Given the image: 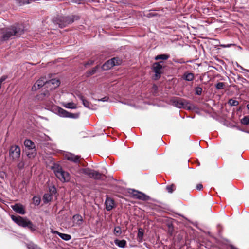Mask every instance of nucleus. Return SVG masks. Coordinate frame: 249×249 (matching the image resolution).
I'll return each instance as SVG.
<instances>
[{
    "label": "nucleus",
    "mask_w": 249,
    "mask_h": 249,
    "mask_svg": "<svg viewBox=\"0 0 249 249\" xmlns=\"http://www.w3.org/2000/svg\"><path fill=\"white\" fill-rule=\"evenodd\" d=\"M11 218L18 225L23 227H28L32 231L36 230V227L32 222L26 217H22L20 216H16L11 215Z\"/></svg>",
    "instance_id": "nucleus-1"
},
{
    "label": "nucleus",
    "mask_w": 249,
    "mask_h": 249,
    "mask_svg": "<svg viewBox=\"0 0 249 249\" xmlns=\"http://www.w3.org/2000/svg\"><path fill=\"white\" fill-rule=\"evenodd\" d=\"M128 192L135 198L143 200H147L149 198V196L145 194L133 189H129Z\"/></svg>",
    "instance_id": "nucleus-2"
},
{
    "label": "nucleus",
    "mask_w": 249,
    "mask_h": 249,
    "mask_svg": "<svg viewBox=\"0 0 249 249\" xmlns=\"http://www.w3.org/2000/svg\"><path fill=\"white\" fill-rule=\"evenodd\" d=\"M23 31L17 28H13L7 30L3 34V38L6 40L13 36H18L22 34Z\"/></svg>",
    "instance_id": "nucleus-3"
},
{
    "label": "nucleus",
    "mask_w": 249,
    "mask_h": 249,
    "mask_svg": "<svg viewBox=\"0 0 249 249\" xmlns=\"http://www.w3.org/2000/svg\"><path fill=\"white\" fill-rule=\"evenodd\" d=\"M9 155L13 160L18 159L20 156V149L18 145H13L10 147Z\"/></svg>",
    "instance_id": "nucleus-4"
},
{
    "label": "nucleus",
    "mask_w": 249,
    "mask_h": 249,
    "mask_svg": "<svg viewBox=\"0 0 249 249\" xmlns=\"http://www.w3.org/2000/svg\"><path fill=\"white\" fill-rule=\"evenodd\" d=\"M162 62L155 63L153 64L152 68L154 71L155 73V79H158L160 77V74L162 72V65L160 64Z\"/></svg>",
    "instance_id": "nucleus-5"
},
{
    "label": "nucleus",
    "mask_w": 249,
    "mask_h": 249,
    "mask_svg": "<svg viewBox=\"0 0 249 249\" xmlns=\"http://www.w3.org/2000/svg\"><path fill=\"white\" fill-rule=\"evenodd\" d=\"M56 177L62 182L68 181L70 179L69 172H55Z\"/></svg>",
    "instance_id": "nucleus-6"
},
{
    "label": "nucleus",
    "mask_w": 249,
    "mask_h": 249,
    "mask_svg": "<svg viewBox=\"0 0 249 249\" xmlns=\"http://www.w3.org/2000/svg\"><path fill=\"white\" fill-rule=\"evenodd\" d=\"M60 84V81L58 79H52L47 82V87L51 89H53L57 88Z\"/></svg>",
    "instance_id": "nucleus-7"
},
{
    "label": "nucleus",
    "mask_w": 249,
    "mask_h": 249,
    "mask_svg": "<svg viewBox=\"0 0 249 249\" xmlns=\"http://www.w3.org/2000/svg\"><path fill=\"white\" fill-rule=\"evenodd\" d=\"M58 113V114L63 117H68V118H76L78 117L77 115H75L74 114H72L71 113L68 112L66 110L63 109V108L58 107L57 108Z\"/></svg>",
    "instance_id": "nucleus-8"
},
{
    "label": "nucleus",
    "mask_w": 249,
    "mask_h": 249,
    "mask_svg": "<svg viewBox=\"0 0 249 249\" xmlns=\"http://www.w3.org/2000/svg\"><path fill=\"white\" fill-rule=\"evenodd\" d=\"M46 83V78L45 77H41L34 84L32 89L33 90H36L44 86Z\"/></svg>",
    "instance_id": "nucleus-9"
},
{
    "label": "nucleus",
    "mask_w": 249,
    "mask_h": 249,
    "mask_svg": "<svg viewBox=\"0 0 249 249\" xmlns=\"http://www.w3.org/2000/svg\"><path fill=\"white\" fill-rule=\"evenodd\" d=\"M12 209L16 213L20 214H24L25 213V208L21 204L17 203L11 206Z\"/></svg>",
    "instance_id": "nucleus-10"
},
{
    "label": "nucleus",
    "mask_w": 249,
    "mask_h": 249,
    "mask_svg": "<svg viewBox=\"0 0 249 249\" xmlns=\"http://www.w3.org/2000/svg\"><path fill=\"white\" fill-rule=\"evenodd\" d=\"M87 175L93 179H103L104 176L100 172H85Z\"/></svg>",
    "instance_id": "nucleus-11"
},
{
    "label": "nucleus",
    "mask_w": 249,
    "mask_h": 249,
    "mask_svg": "<svg viewBox=\"0 0 249 249\" xmlns=\"http://www.w3.org/2000/svg\"><path fill=\"white\" fill-rule=\"evenodd\" d=\"M25 152L26 156L29 159H34L36 155V148L27 149L25 150Z\"/></svg>",
    "instance_id": "nucleus-12"
},
{
    "label": "nucleus",
    "mask_w": 249,
    "mask_h": 249,
    "mask_svg": "<svg viewBox=\"0 0 249 249\" xmlns=\"http://www.w3.org/2000/svg\"><path fill=\"white\" fill-rule=\"evenodd\" d=\"M105 204L107 210L110 211L114 207V200L110 197H107L105 201Z\"/></svg>",
    "instance_id": "nucleus-13"
},
{
    "label": "nucleus",
    "mask_w": 249,
    "mask_h": 249,
    "mask_svg": "<svg viewBox=\"0 0 249 249\" xmlns=\"http://www.w3.org/2000/svg\"><path fill=\"white\" fill-rule=\"evenodd\" d=\"M48 169L53 170V171H61L62 168L59 164L52 162L51 164L48 166Z\"/></svg>",
    "instance_id": "nucleus-14"
},
{
    "label": "nucleus",
    "mask_w": 249,
    "mask_h": 249,
    "mask_svg": "<svg viewBox=\"0 0 249 249\" xmlns=\"http://www.w3.org/2000/svg\"><path fill=\"white\" fill-rule=\"evenodd\" d=\"M25 146V150H27V149H31V148H35V145L34 143L31 141L30 140L26 139L25 140L24 142Z\"/></svg>",
    "instance_id": "nucleus-15"
},
{
    "label": "nucleus",
    "mask_w": 249,
    "mask_h": 249,
    "mask_svg": "<svg viewBox=\"0 0 249 249\" xmlns=\"http://www.w3.org/2000/svg\"><path fill=\"white\" fill-rule=\"evenodd\" d=\"M113 60L110 59L107 61L102 66V68L104 70H107L112 68L114 66V62H112Z\"/></svg>",
    "instance_id": "nucleus-16"
},
{
    "label": "nucleus",
    "mask_w": 249,
    "mask_h": 249,
    "mask_svg": "<svg viewBox=\"0 0 249 249\" xmlns=\"http://www.w3.org/2000/svg\"><path fill=\"white\" fill-rule=\"evenodd\" d=\"M183 78L186 81H191L194 79V75L191 72H185L183 75Z\"/></svg>",
    "instance_id": "nucleus-17"
},
{
    "label": "nucleus",
    "mask_w": 249,
    "mask_h": 249,
    "mask_svg": "<svg viewBox=\"0 0 249 249\" xmlns=\"http://www.w3.org/2000/svg\"><path fill=\"white\" fill-rule=\"evenodd\" d=\"M54 233L57 234L60 237L64 240L68 241L71 239V236L69 234L61 233L57 231H54Z\"/></svg>",
    "instance_id": "nucleus-18"
},
{
    "label": "nucleus",
    "mask_w": 249,
    "mask_h": 249,
    "mask_svg": "<svg viewBox=\"0 0 249 249\" xmlns=\"http://www.w3.org/2000/svg\"><path fill=\"white\" fill-rule=\"evenodd\" d=\"M115 244L120 248H124L126 244V242L125 240H118L116 239L114 240Z\"/></svg>",
    "instance_id": "nucleus-19"
},
{
    "label": "nucleus",
    "mask_w": 249,
    "mask_h": 249,
    "mask_svg": "<svg viewBox=\"0 0 249 249\" xmlns=\"http://www.w3.org/2000/svg\"><path fill=\"white\" fill-rule=\"evenodd\" d=\"M27 165L28 164L27 163L26 160H22L18 163L17 167L19 170H22L24 169V167L27 166Z\"/></svg>",
    "instance_id": "nucleus-20"
},
{
    "label": "nucleus",
    "mask_w": 249,
    "mask_h": 249,
    "mask_svg": "<svg viewBox=\"0 0 249 249\" xmlns=\"http://www.w3.org/2000/svg\"><path fill=\"white\" fill-rule=\"evenodd\" d=\"M63 105L67 108L75 109L77 107L76 105L73 102L63 103Z\"/></svg>",
    "instance_id": "nucleus-21"
},
{
    "label": "nucleus",
    "mask_w": 249,
    "mask_h": 249,
    "mask_svg": "<svg viewBox=\"0 0 249 249\" xmlns=\"http://www.w3.org/2000/svg\"><path fill=\"white\" fill-rule=\"evenodd\" d=\"M169 58V56L166 54L159 55L155 57V59L158 60L159 59L166 60Z\"/></svg>",
    "instance_id": "nucleus-22"
},
{
    "label": "nucleus",
    "mask_w": 249,
    "mask_h": 249,
    "mask_svg": "<svg viewBox=\"0 0 249 249\" xmlns=\"http://www.w3.org/2000/svg\"><path fill=\"white\" fill-rule=\"evenodd\" d=\"M114 233L116 236H119L122 233V230L120 227H116L114 230Z\"/></svg>",
    "instance_id": "nucleus-23"
},
{
    "label": "nucleus",
    "mask_w": 249,
    "mask_h": 249,
    "mask_svg": "<svg viewBox=\"0 0 249 249\" xmlns=\"http://www.w3.org/2000/svg\"><path fill=\"white\" fill-rule=\"evenodd\" d=\"M143 236V231L142 228H140L138 230V238L140 241H141L142 239Z\"/></svg>",
    "instance_id": "nucleus-24"
},
{
    "label": "nucleus",
    "mask_w": 249,
    "mask_h": 249,
    "mask_svg": "<svg viewBox=\"0 0 249 249\" xmlns=\"http://www.w3.org/2000/svg\"><path fill=\"white\" fill-rule=\"evenodd\" d=\"M67 159L68 160L76 162L78 160V157L74 155H70L68 156Z\"/></svg>",
    "instance_id": "nucleus-25"
},
{
    "label": "nucleus",
    "mask_w": 249,
    "mask_h": 249,
    "mask_svg": "<svg viewBox=\"0 0 249 249\" xmlns=\"http://www.w3.org/2000/svg\"><path fill=\"white\" fill-rule=\"evenodd\" d=\"M187 103L186 101H178L177 102V104L176 106L177 107L179 108L183 107H184V106L186 105Z\"/></svg>",
    "instance_id": "nucleus-26"
},
{
    "label": "nucleus",
    "mask_w": 249,
    "mask_h": 249,
    "mask_svg": "<svg viewBox=\"0 0 249 249\" xmlns=\"http://www.w3.org/2000/svg\"><path fill=\"white\" fill-rule=\"evenodd\" d=\"M81 99L82 101L83 105L85 107L89 108H90V103L88 101L84 99L83 97H81Z\"/></svg>",
    "instance_id": "nucleus-27"
},
{
    "label": "nucleus",
    "mask_w": 249,
    "mask_h": 249,
    "mask_svg": "<svg viewBox=\"0 0 249 249\" xmlns=\"http://www.w3.org/2000/svg\"><path fill=\"white\" fill-rule=\"evenodd\" d=\"M51 195L49 194H46L44 195L43 199L45 202H48L51 200Z\"/></svg>",
    "instance_id": "nucleus-28"
},
{
    "label": "nucleus",
    "mask_w": 249,
    "mask_h": 249,
    "mask_svg": "<svg viewBox=\"0 0 249 249\" xmlns=\"http://www.w3.org/2000/svg\"><path fill=\"white\" fill-rule=\"evenodd\" d=\"M111 60H113L112 62H114V66L119 65L121 64L122 61L120 59L118 58H113L110 59Z\"/></svg>",
    "instance_id": "nucleus-29"
},
{
    "label": "nucleus",
    "mask_w": 249,
    "mask_h": 249,
    "mask_svg": "<svg viewBox=\"0 0 249 249\" xmlns=\"http://www.w3.org/2000/svg\"><path fill=\"white\" fill-rule=\"evenodd\" d=\"M73 218L74 220L77 221V222H80L79 223H81L83 220L82 216L78 214L74 215Z\"/></svg>",
    "instance_id": "nucleus-30"
},
{
    "label": "nucleus",
    "mask_w": 249,
    "mask_h": 249,
    "mask_svg": "<svg viewBox=\"0 0 249 249\" xmlns=\"http://www.w3.org/2000/svg\"><path fill=\"white\" fill-rule=\"evenodd\" d=\"M175 186L174 185H169L166 187V189L169 193H172L175 189Z\"/></svg>",
    "instance_id": "nucleus-31"
},
{
    "label": "nucleus",
    "mask_w": 249,
    "mask_h": 249,
    "mask_svg": "<svg viewBox=\"0 0 249 249\" xmlns=\"http://www.w3.org/2000/svg\"><path fill=\"white\" fill-rule=\"evenodd\" d=\"M229 104L231 106H237L238 105V102L235 100L230 99L229 101Z\"/></svg>",
    "instance_id": "nucleus-32"
},
{
    "label": "nucleus",
    "mask_w": 249,
    "mask_h": 249,
    "mask_svg": "<svg viewBox=\"0 0 249 249\" xmlns=\"http://www.w3.org/2000/svg\"><path fill=\"white\" fill-rule=\"evenodd\" d=\"M49 192L51 195L54 194L56 193V190L54 186H51L49 188Z\"/></svg>",
    "instance_id": "nucleus-33"
},
{
    "label": "nucleus",
    "mask_w": 249,
    "mask_h": 249,
    "mask_svg": "<svg viewBox=\"0 0 249 249\" xmlns=\"http://www.w3.org/2000/svg\"><path fill=\"white\" fill-rule=\"evenodd\" d=\"M241 123L244 124H248L249 123V119L247 117H245L241 120Z\"/></svg>",
    "instance_id": "nucleus-34"
},
{
    "label": "nucleus",
    "mask_w": 249,
    "mask_h": 249,
    "mask_svg": "<svg viewBox=\"0 0 249 249\" xmlns=\"http://www.w3.org/2000/svg\"><path fill=\"white\" fill-rule=\"evenodd\" d=\"M33 202H34V203L36 205H38L39 204V203L40 202V200L38 197H33Z\"/></svg>",
    "instance_id": "nucleus-35"
},
{
    "label": "nucleus",
    "mask_w": 249,
    "mask_h": 249,
    "mask_svg": "<svg viewBox=\"0 0 249 249\" xmlns=\"http://www.w3.org/2000/svg\"><path fill=\"white\" fill-rule=\"evenodd\" d=\"M28 248L29 249H41L34 244H29L28 246Z\"/></svg>",
    "instance_id": "nucleus-36"
},
{
    "label": "nucleus",
    "mask_w": 249,
    "mask_h": 249,
    "mask_svg": "<svg viewBox=\"0 0 249 249\" xmlns=\"http://www.w3.org/2000/svg\"><path fill=\"white\" fill-rule=\"evenodd\" d=\"M224 84L222 82L217 83L216 85V87L218 89H222L223 88Z\"/></svg>",
    "instance_id": "nucleus-37"
},
{
    "label": "nucleus",
    "mask_w": 249,
    "mask_h": 249,
    "mask_svg": "<svg viewBox=\"0 0 249 249\" xmlns=\"http://www.w3.org/2000/svg\"><path fill=\"white\" fill-rule=\"evenodd\" d=\"M97 67H95V68H93L91 71H89V75H90L94 74L97 71Z\"/></svg>",
    "instance_id": "nucleus-38"
},
{
    "label": "nucleus",
    "mask_w": 249,
    "mask_h": 249,
    "mask_svg": "<svg viewBox=\"0 0 249 249\" xmlns=\"http://www.w3.org/2000/svg\"><path fill=\"white\" fill-rule=\"evenodd\" d=\"M202 92V89L200 88H197L196 89V93L197 95H200Z\"/></svg>",
    "instance_id": "nucleus-39"
},
{
    "label": "nucleus",
    "mask_w": 249,
    "mask_h": 249,
    "mask_svg": "<svg viewBox=\"0 0 249 249\" xmlns=\"http://www.w3.org/2000/svg\"><path fill=\"white\" fill-rule=\"evenodd\" d=\"M202 188L203 186L201 184H198L196 186V188L198 190H200Z\"/></svg>",
    "instance_id": "nucleus-40"
},
{
    "label": "nucleus",
    "mask_w": 249,
    "mask_h": 249,
    "mask_svg": "<svg viewBox=\"0 0 249 249\" xmlns=\"http://www.w3.org/2000/svg\"><path fill=\"white\" fill-rule=\"evenodd\" d=\"M6 79V77H4V76H3L0 79V85L1 86V83L3 81H4Z\"/></svg>",
    "instance_id": "nucleus-41"
},
{
    "label": "nucleus",
    "mask_w": 249,
    "mask_h": 249,
    "mask_svg": "<svg viewBox=\"0 0 249 249\" xmlns=\"http://www.w3.org/2000/svg\"><path fill=\"white\" fill-rule=\"evenodd\" d=\"M105 167H104L103 169V170H108V169H109V168H107V167H108V166L106 165V163L105 164Z\"/></svg>",
    "instance_id": "nucleus-42"
},
{
    "label": "nucleus",
    "mask_w": 249,
    "mask_h": 249,
    "mask_svg": "<svg viewBox=\"0 0 249 249\" xmlns=\"http://www.w3.org/2000/svg\"><path fill=\"white\" fill-rule=\"evenodd\" d=\"M231 249H238L237 248L235 247H233V246H232L231 247Z\"/></svg>",
    "instance_id": "nucleus-43"
},
{
    "label": "nucleus",
    "mask_w": 249,
    "mask_h": 249,
    "mask_svg": "<svg viewBox=\"0 0 249 249\" xmlns=\"http://www.w3.org/2000/svg\"><path fill=\"white\" fill-rule=\"evenodd\" d=\"M247 107L249 110V104L247 106Z\"/></svg>",
    "instance_id": "nucleus-44"
},
{
    "label": "nucleus",
    "mask_w": 249,
    "mask_h": 249,
    "mask_svg": "<svg viewBox=\"0 0 249 249\" xmlns=\"http://www.w3.org/2000/svg\"><path fill=\"white\" fill-rule=\"evenodd\" d=\"M23 3H29V2H23Z\"/></svg>",
    "instance_id": "nucleus-45"
},
{
    "label": "nucleus",
    "mask_w": 249,
    "mask_h": 249,
    "mask_svg": "<svg viewBox=\"0 0 249 249\" xmlns=\"http://www.w3.org/2000/svg\"><path fill=\"white\" fill-rule=\"evenodd\" d=\"M83 171L86 172V171H87V170H84ZM87 171H89V170H87Z\"/></svg>",
    "instance_id": "nucleus-46"
},
{
    "label": "nucleus",
    "mask_w": 249,
    "mask_h": 249,
    "mask_svg": "<svg viewBox=\"0 0 249 249\" xmlns=\"http://www.w3.org/2000/svg\"><path fill=\"white\" fill-rule=\"evenodd\" d=\"M1 88V86L0 85V89Z\"/></svg>",
    "instance_id": "nucleus-47"
}]
</instances>
